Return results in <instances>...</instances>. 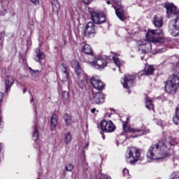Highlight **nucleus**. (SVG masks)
I'll use <instances>...</instances> for the list:
<instances>
[{
  "mask_svg": "<svg viewBox=\"0 0 179 179\" xmlns=\"http://www.w3.org/2000/svg\"><path fill=\"white\" fill-rule=\"evenodd\" d=\"M6 13V9H3V10L1 11L0 13V16H5Z\"/></svg>",
  "mask_w": 179,
  "mask_h": 179,
  "instance_id": "nucleus-39",
  "label": "nucleus"
},
{
  "mask_svg": "<svg viewBox=\"0 0 179 179\" xmlns=\"http://www.w3.org/2000/svg\"><path fill=\"white\" fill-rule=\"evenodd\" d=\"M51 3L54 12H58L59 10V3L58 0H51Z\"/></svg>",
  "mask_w": 179,
  "mask_h": 179,
  "instance_id": "nucleus-26",
  "label": "nucleus"
},
{
  "mask_svg": "<svg viewBox=\"0 0 179 179\" xmlns=\"http://www.w3.org/2000/svg\"><path fill=\"white\" fill-rule=\"evenodd\" d=\"M82 51L84 52V54H87L88 55H90L91 57H94V52L93 51V49H92V46L87 43H83L82 45Z\"/></svg>",
  "mask_w": 179,
  "mask_h": 179,
  "instance_id": "nucleus-17",
  "label": "nucleus"
},
{
  "mask_svg": "<svg viewBox=\"0 0 179 179\" xmlns=\"http://www.w3.org/2000/svg\"><path fill=\"white\" fill-rule=\"evenodd\" d=\"M64 120L67 126L71 125V122H72V119L71 117V115H69V114L65 113L64 115Z\"/></svg>",
  "mask_w": 179,
  "mask_h": 179,
  "instance_id": "nucleus-29",
  "label": "nucleus"
},
{
  "mask_svg": "<svg viewBox=\"0 0 179 179\" xmlns=\"http://www.w3.org/2000/svg\"><path fill=\"white\" fill-rule=\"evenodd\" d=\"M91 85L92 87H94V90H98V92H101L104 90V87H106V85L101 80H100V77L99 76H94L91 78Z\"/></svg>",
  "mask_w": 179,
  "mask_h": 179,
  "instance_id": "nucleus-11",
  "label": "nucleus"
},
{
  "mask_svg": "<svg viewBox=\"0 0 179 179\" xmlns=\"http://www.w3.org/2000/svg\"><path fill=\"white\" fill-rule=\"evenodd\" d=\"M169 31L173 37L179 36V17L169 22Z\"/></svg>",
  "mask_w": 179,
  "mask_h": 179,
  "instance_id": "nucleus-9",
  "label": "nucleus"
},
{
  "mask_svg": "<svg viewBox=\"0 0 179 179\" xmlns=\"http://www.w3.org/2000/svg\"><path fill=\"white\" fill-rule=\"evenodd\" d=\"M58 124V117L56 114H53L51 117V127L52 129V128H55L57 127V124Z\"/></svg>",
  "mask_w": 179,
  "mask_h": 179,
  "instance_id": "nucleus-24",
  "label": "nucleus"
},
{
  "mask_svg": "<svg viewBox=\"0 0 179 179\" xmlns=\"http://www.w3.org/2000/svg\"><path fill=\"white\" fill-rule=\"evenodd\" d=\"M91 113H92L93 114H94V113H96V108H94L91 110Z\"/></svg>",
  "mask_w": 179,
  "mask_h": 179,
  "instance_id": "nucleus-44",
  "label": "nucleus"
},
{
  "mask_svg": "<svg viewBox=\"0 0 179 179\" xmlns=\"http://www.w3.org/2000/svg\"><path fill=\"white\" fill-rule=\"evenodd\" d=\"M90 34H96V25L92 22L87 24L85 30V36H89Z\"/></svg>",
  "mask_w": 179,
  "mask_h": 179,
  "instance_id": "nucleus-16",
  "label": "nucleus"
},
{
  "mask_svg": "<svg viewBox=\"0 0 179 179\" xmlns=\"http://www.w3.org/2000/svg\"><path fill=\"white\" fill-rule=\"evenodd\" d=\"M173 121L176 125H178L179 124V105L177 106L176 108V115L173 118Z\"/></svg>",
  "mask_w": 179,
  "mask_h": 179,
  "instance_id": "nucleus-25",
  "label": "nucleus"
},
{
  "mask_svg": "<svg viewBox=\"0 0 179 179\" xmlns=\"http://www.w3.org/2000/svg\"><path fill=\"white\" fill-rule=\"evenodd\" d=\"M99 128L103 132H114L115 131V124L111 120H103L99 123Z\"/></svg>",
  "mask_w": 179,
  "mask_h": 179,
  "instance_id": "nucleus-10",
  "label": "nucleus"
},
{
  "mask_svg": "<svg viewBox=\"0 0 179 179\" xmlns=\"http://www.w3.org/2000/svg\"><path fill=\"white\" fill-rule=\"evenodd\" d=\"M36 57L34 59L36 62H38L39 64H41V59H44L45 55L40 49L37 48L36 50Z\"/></svg>",
  "mask_w": 179,
  "mask_h": 179,
  "instance_id": "nucleus-20",
  "label": "nucleus"
},
{
  "mask_svg": "<svg viewBox=\"0 0 179 179\" xmlns=\"http://www.w3.org/2000/svg\"><path fill=\"white\" fill-rule=\"evenodd\" d=\"M103 179H111V178L108 176H104Z\"/></svg>",
  "mask_w": 179,
  "mask_h": 179,
  "instance_id": "nucleus-43",
  "label": "nucleus"
},
{
  "mask_svg": "<svg viewBox=\"0 0 179 179\" xmlns=\"http://www.w3.org/2000/svg\"><path fill=\"white\" fill-rule=\"evenodd\" d=\"M61 71L62 73H68V67L64 63L62 64Z\"/></svg>",
  "mask_w": 179,
  "mask_h": 179,
  "instance_id": "nucleus-33",
  "label": "nucleus"
},
{
  "mask_svg": "<svg viewBox=\"0 0 179 179\" xmlns=\"http://www.w3.org/2000/svg\"><path fill=\"white\" fill-rule=\"evenodd\" d=\"M163 31L160 29H151L146 34V39H141L136 42L138 50L143 54H146L152 51V43H162L163 38Z\"/></svg>",
  "mask_w": 179,
  "mask_h": 179,
  "instance_id": "nucleus-2",
  "label": "nucleus"
},
{
  "mask_svg": "<svg viewBox=\"0 0 179 179\" xmlns=\"http://www.w3.org/2000/svg\"><path fill=\"white\" fill-rule=\"evenodd\" d=\"M165 51H166V48L158 49V52H165Z\"/></svg>",
  "mask_w": 179,
  "mask_h": 179,
  "instance_id": "nucleus-40",
  "label": "nucleus"
},
{
  "mask_svg": "<svg viewBox=\"0 0 179 179\" xmlns=\"http://www.w3.org/2000/svg\"><path fill=\"white\" fill-rule=\"evenodd\" d=\"M126 159L127 163H130V164H135L136 162L142 160L143 158L141 157V150L139 148H136V147L128 148L126 153Z\"/></svg>",
  "mask_w": 179,
  "mask_h": 179,
  "instance_id": "nucleus-4",
  "label": "nucleus"
},
{
  "mask_svg": "<svg viewBox=\"0 0 179 179\" xmlns=\"http://www.w3.org/2000/svg\"><path fill=\"white\" fill-rule=\"evenodd\" d=\"M3 101V94L0 92V107L1 104H2V101ZM3 127V122L2 121V116L1 115V110H0V128Z\"/></svg>",
  "mask_w": 179,
  "mask_h": 179,
  "instance_id": "nucleus-30",
  "label": "nucleus"
},
{
  "mask_svg": "<svg viewBox=\"0 0 179 179\" xmlns=\"http://www.w3.org/2000/svg\"><path fill=\"white\" fill-rule=\"evenodd\" d=\"M102 138H103V139H106V136L102 135Z\"/></svg>",
  "mask_w": 179,
  "mask_h": 179,
  "instance_id": "nucleus-49",
  "label": "nucleus"
},
{
  "mask_svg": "<svg viewBox=\"0 0 179 179\" xmlns=\"http://www.w3.org/2000/svg\"><path fill=\"white\" fill-rule=\"evenodd\" d=\"M145 75H153V72H155V67L150 65H146L144 69Z\"/></svg>",
  "mask_w": 179,
  "mask_h": 179,
  "instance_id": "nucleus-21",
  "label": "nucleus"
},
{
  "mask_svg": "<svg viewBox=\"0 0 179 179\" xmlns=\"http://www.w3.org/2000/svg\"><path fill=\"white\" fill-rule=\"evenodd\" d=\"M145 107L148 110H155V106H153V101L149 97L145 98Z\"/></svg>",
  "mask_w": 179,
  "mask_h": 179,
  "instance_id": "nucleus-22",
  "label": "nucleus"
},
{
  "mask_svg": "<svg viewBox=\"0 0 179 179\" xmlns=\"http://www.w3.org/2000/svg\"><path fill=\"white\" fill-rule=\"evenodd\" d=\"M164 83L165 92L169 94H176L179 89V76L173 74L169 77L168 80Z\"/></svg>",
  "mask_w": 179,
  "mask_h": 179,
  "instance_id": "nucleus-3",
  "label": "nucleus"
},
{
  "mask_svg": "<svg viewBox=\"0 0 179 179\" xmlns=\"http://www.w3.org/2000/svg\"><path fill=\"white\" fill-rule=\"evenodd\" d=\"M135 80V76L134 75H127L124 76V83H122L123 87L125 89H129L134 85V81Z\"/></svg>",
  "mask_w": 179,
  "mask_h": 179,
  "instance_id": "nucleus-15",
  "label": "nucleus"
},
{
  "mask_svg": "<svg viewBox=\"0 0 179 179\" xmlns=\"http://www.w3.org/2000/svg\"><path fill=\"white\" fill-rule=\"evenodd\" d=\"M29 72H30L31 76H34V78H37V76H38V75H40V71L34 70L31 67H29Z\"/></svg>",
  "mask_w": 179,
  "mask_h": 179,
  "instance_id": "nucleus-31",
  "label": "nucleus"
},
{
  "mask_svg": "<svg viewBox=\"0 0 179 179\" xmlns=\"http://www.w3.org/2000/svg\"><path fill=\"white\" fill-rule=\"evenodd\" d=\"M62 96H63L64 101H68V99H69V94L68 93V92L66 91L63 92Z\"/></svg>",
  "mask_w": 179,
  "mask_h": 179,
  "instance_id": "nucleus-34",
  "label": "nucleus"
},
{
  "mask_svg": "<svg viewBox=\"0 0 179 179\" xmlns=\"http://www.w3.org/2000/svg\"><path fill=\"white\" fill-rule=\"evenodd\" d=\"M72 141V134H71V132H68L64 136V143L66 145H68L69 143H71V141Z\"/></svg>",
  "mask_w": 179,
  "mask_h": 179,
  "instance_id": "nucleus-28",
  "label": "nucleus"
},
{
  "mask_svg": "<svg viewBox=\"0 0 179 179\" xmlns=\"http://www.w3.org/2000/svg\"><path fill=\"white\" fill-rule=\"evenodd\" d=\"M2 34H3V36H5V31H3V32L1 33V36H2Z\"/></svg>",
  "mask_w": 179,
  "mask_h": 179,
  "instance_id": "nucleus-50",
  "label": "nucleus"
},
{
  "mask_svg": "<svg viewBox=\"0 0 179 179\" xmlns=\"http://www.w3.org/2000/svg\"><path fill=\"white\" fill-rule=\"evenodd\" d=\"M172 176L171 179H179V171L173 172Z\"/></svg>",
  "mask_w": 179,
  "mask_h": 179,
  "instance_id": "nucleus-36",
  "label": "nucleus"
},
{
  "mask_svg": "<svg viewBox=\"0 0 179 179\" xmlns=\"http://www.w3.org/2000/svg\"><path fill=\"white\" fill-rule=\"evenodd\" d=\"M93 61L90 62V65L94 69H104L107 66V59L99 58L96 55L93 57Z\"/></svg>",
  "mask_w": 179,
  "mask_h": 179,
  "instance_id": "nucleus-6",
  "label": "nucleus"
},
{
  "mask_svg": "<svg viewBox=\"0 0 179 179\" xmlns=\"http://www.w3.org/2000/svg\"><path fill=\"white\" fill-rule=\"evenodd\" d=\"M91 19L96 24H101L106 23V15L103 14L97 13L94 11L90 13Z\"/></svg>",
  "mask_w": 179,
  "mask_h": 179,
  "instance_id": "nucleus-12",
  "label": "nucleus"
},
{
  "mask_svg": "<svg viewBox=\"0 0 179 179\" xmlns=\"http://www.w3.org/2000/svg\"><path fill=\"white\" fill-rule=\"evenodd\" d=\"M66 171H72L73 170V165L71 163H67L64 166Z\"/></svg>",
  "mask_w": 179,
  "mask_h": 179,
  "instance_id": "nucleus-32",
  "label": "nucleus"
},
{
  "mask_svg": "<svg viewBox=\"0 0 179 179\" xmlns=\"http://www.w3.org/2000/svg\"><path fill=\"white\" fill-rule=\"evenodd\" d=\"M133 138H136V136H134Z\"/></svg>",
  "mask_w": 179,
  "mask_h": 179,
  "instance_id": "nucleus-52",
  "label": "nucleus"
},
{
  "mask_svg": "<svg viewBox=\"0 0 179 179\" xmlns=\"http://www.w3.org/2000/svg\"><path fill=\"white\" fill-rule=\"evenodd\" d=\"M1 40H2V35H1V36H0V41H1Z\"/></svg>",
  "mask_w": 179,
  "mask_h": 179,
  "instance_id": "nucleus-51",
  "label": "nucleus"
},
{
  "mask_svg": "<svg viewBox=\"0 0 179 179\" xmlns=\"http://www.w3.org/2000/svg\"><path fill=\"white\" fill-rule=\"evenodd\" d=\"M27 89H26V88L24 89V90H23V93H26V91H27Z\"/></svg>",
  "mask_w": 179,
  "mask_h": 179,
  "instance_id": "nucleus-48",
  "label": "nucleus"
},
{
  "mask_svg": "<svg viewBox=\"0 0 179 179\" xmlns=\"http://www.w3.org/2000/svg\"><path fill=\"white\" fill-rule=\"evenodd\" d=\"M123 176L127 177V176H129V171L127 169H124L123 170Z\"/></svg>",
  "mask_w": 179,
  "mask_h": 179,
  "instance_id": "nucleus-37",
  "label": "nucleus"
},
{
  "mask_svg": "<svg viewBox=\"0 0 179 179\" xmlns=\"http://www.w3.org/2000/svg\"><path fill=\"white\" fill-rule=\"evenodd\" d=\"M69 79L68 73H62V82H66Z\"/></svg>",
  "mask_w": 179,
  "mask_h": 179,
  "instance_id": "nucleus-35",
  "label": "nucleus"
},
{
  "mask_svg": "<svg viewBox=\"0 0 179 179\" xmlns=\"http://www.w3.org/2000/svg\"><path fill=\"white\" fill-rule=\"evenodd\" d=\"M113 59L117 68H121V66L124 64V62L121 61V59L117 57V54L114 55Z\"/></svg>",
  "mask_w": 179,
  "mask_h": 179,
  "instance_id": "nucleus-23",
  "label": "nucleus"
},
{
  "mask_svg": "<svg viewBox=\"0 0 179 179\" xmlns=\"http://www.w3.org/2000/svg\"><path fill=\"white\" fill-rule=\"evenodd\" d=\"M152 23L155 27H163V17L159 15H155L153 17Z\"/></svg>",
  "mask_w": 179,
  "mask_h": 179,
  "instance_id": "nucleus-19",
  "label": "nucleus"
},
{
  "mask_svg": "<svg viewBox=\"0 0 179 179\" xmlns=\"http://www.w3.org/2000/svg\"><path fill=\"white\" fill-rule=\"evenodd\" d=\"M94 92V90H93V93ZM106 101V95L99 91L96 93H94L93 94V101L95 104H103Z\"/></svg>",
  "mask_w": 179,
  "mask_h": 179,
  "instance_id": "nucleus-14",
  "label": "nucleus"
},
{
  "mask_svg": "<svg viewBox=\"0 0 179 179\" xmlns=\"http://www.w3.org/2000/svg\"><path fill=\"white\" fill-rule=\"evenodd\" d=\"M34 101V99H33V96H31V103H33Z\"/></svg>",
  "mask_w": 179,
  "mask_h": 179,
  "instance_id": "nucleus-46",
  "label": "nucleus"
},
{
  "mask_svg": "<svg viewBox=\"0 0 179 179\" xmlns=\"http://www.w3.org/2000/svg\"><path fill=\"white\" fill-rule=\"evenodd\" d=\"M165 8L166 9L167 17H173V15L179 16V12L177 7L172 3H166Z\"/></svg>",
  "mask_w": 179,
  "mask_h": 179,
  "instance_id": "nucleus-13",
  "label": "nucleus"
},
{
  "mask_svg": "<svg viewBox=\"0 0 179 179\" xmlns=\"http://www.w3.org/2000/svg\"><path fill=\"white\" fill-rule=\"evenodd\" d=\"M83 148H87L89 146V143H85V144L82 145Z\"/></svg>",
  "mask_w": 179,
  "mask_h": 179,
  "instance_id": "nucleus-42",
  "label": "nucleus"
},
{
  "mask_svg": "<svg viewBox=\"0 0 179 179\" xmlns=\"http://www.w3.org/2000/svg\"><path fill=\"white\" fill-rule=\"evenodd\" d=\"M83 1L84 2V3H85L86 5H89V3H90V1L89 0H83Z\"/></svg>",
  "mask_w": 179,
  "mask_h": 179,
  "instance_id": "nucleus-41",
  "label": "nucleus"
},
{
  "mask_svg": "<svg viewBox=\"0 0 179 179\" xmlns=\"http://www.w3.org/2000/svg\"><path fill=\"white\" fill-rule=\"evenodd\" d=\"M3 45V41L0 43V47H2Z\"/></svg>",
  "mask_w": 179,
  "mask_h": 179,
  "instance_id": "nucleus-47",
  "label": "nucleus"
},
{
  "mask_svg": "<svg viewBox=\"0 0 179 179\" xmlns=\"http://www.w3.org/2000/svg\"><path fill=\"white\" fill-rule=\"evenodd\" d=\"M171 141L166 143L165 141H160L157 143L150 147L147 152V157L152 160H163L164 157H169L168 153L170 146H176L178 142L176 138H170Z\"/></svg>",
  "mask_w": 179,
  "mask_h": 179,
  "instance_id": "nucleus-1",
  "label": "nucleus"
},
{
  "mask_svg": "<svg viewBox=\"0 0 179 179\" xmlns=\"http://www.w3.org/2000/svg\"><path fill=\"white\" fill-rule=\"evenodd\" d=\"M34 5L37 6L40 3V0H30Z\"/></svg>",
  "mask_w": 179,
  "mask_h": 179,
  "instance_id": "nucleus-38",
  "label": "nucleus"
},
{
  "mask_svg": "<svg viewBox=\"0 0 179 179\" xmlns=\"http://www.w3.org/2000/svg\"><path fill=\"white\" fill-rule=\"evenodd\" d=\"M128 121H129V117H127L126 121H122V127L124 132H129L131 134H141V132H143V134H148V132H146V127L132 128L128 126Z\"/></svg>",
  "mask_w": 179,
  "mask_h": 179,
  "instance_id": "nucleus-7",
  "label": "nucleus"
},
{
  "mask_svg": "<svg viewBox=\"0 0 179 179\" xmlns=\"http://www.w3.org/2000/svg\"><path fill=\"white\" fill-rule=\"evenodd\" d=\"M32 139L34 141H37V139H38V127L37 124H36L34 127V132H33Z\"/></svg>",
  "mask_w": 179,
  "mask_h": 179,
  "instance_id": "nucleus-27",
  "label": "nucleus"
},
{
  "mask_svg": "<svg viewBox=\"0 0 179 179\" xmlns=\"http://www.w3.org/2000/svg\"><path fill=\"white\" fill-rule=\"evenodd\" d=\"M15 83V79L12 76H7L5 79V87L6 92H10V87H12V85Z\"/></svg>",
  "mask_w": 179,
  "mask_h": 179,
  "instance_id": "nucleus-18",
  "label": "nucleus"
},
{
  "mask_svg": "<svg viewBox=\"0 0 179 179\" xmlns=\"http://www.w3.org/2000/svg\"><path fill=\"white\" fill-rule=\"evenodd\" d=\"M106 3H107V5H110V4H111V1H110L108 0V1H107Z\"/></svg>",
  "mask_w": 179,
  "mask_h": 179,
  "instance_id": "nucleus-45",
  "label": "nucleus"
},
{
  "mask_svg": "<svg viewBox=\"0 0 179 179\" xmlns=\"http://www.w3.org/2000/svg\"><path fill=\"white\" fill-rule=\"evenodd\" d=\"M71 66L72 68H74L75 72L78 78L80 79V82H78V85L80 89H83L85 87V73L83 72V70H82V68H80V66L79 65V62L76 60L71 61Z\"/></svg>",
  "mask_w": 179,
  "mask_h": 179,
  "instance_id": "nucleus-5",
  "label": "nucleus"
},
{
  "mask_svg": "<svg viewBox=\"0 0 179 179\" xmlns=\"http://www.w3.org/2000/svg\"><path fill=\"white\" fill-rule=\"evenodd\" d=\"M113 3H115L116 6H112L115 10V14L120 20L124 21L127 19V13L122 8V6L120 4V0H112Z\"/></svg>",
  "mask_w": 179,
  "mask_h": 179,
  "instance_id": "nucleus-8",
  "label": "nucleus"
}]
</instances>
